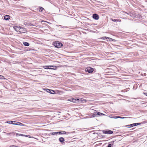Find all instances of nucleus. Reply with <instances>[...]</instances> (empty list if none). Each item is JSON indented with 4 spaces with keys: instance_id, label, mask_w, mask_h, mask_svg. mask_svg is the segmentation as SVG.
<instances>
[{
    "instance_id": "5",
    "label": "nucleus",
    "mask_w": 147,
    "mask_h": 147,
    "mask_svg": "<svg viewBox=\"0 0 147 147\" xmlns=\"http://www.w3.org/2000/svg\"><path fill=\"white\" fill-rule=\"evenodd\" d=\"M92 17L94 19L96 20H98L99 18V16L96 13H94L92 15Z\"/></svg>"
},
{
    "instance_id": "31",
    "label": "nucleus",
    "mask_w": 147,
    "mask_h": 147,
    "mask_svg": "<svg viewBox=\"0 0 147 147\" xmlns=\"http://www.w3.org/2000/svg\"><path fill=\"white\" fill-rule=\"evenodd\" d=\"M105 38L106 39H109V38L108 37H106V36H105Z\"/></svg>"
},
{
    "instance_id": "14",
    "label": "nucleus",
    "mask_w": 147,
    "mask_h": 147,
    "mask_svg": "<svg viewBox=\"0 0 147 147\" xmlns=\"http://www.w3.org/2000/svg\"><path fill=\"white\" fill-rule=\"evenodd\" d=\"M111 20L113 22H121V20L120 19H111Z\"/></svg>"
},
{
    "instance_id": "42",
    "label": "nucleus",
    "mask_w": 147,
    "mask_h": 147,
    "mask_svg": "<svg viewBox=\"0 0 147 147\" xmlns=\"http://www.w3.org/2000/svg\"><path fill=\"white\" fill-rule=\"evenodd\" d=\"M28 136H29V137L30 138V136H29V135H28V136L27 137H28Z\"/></svg>"
},
{
    "instance_id": "33",
    "label": "nucleus",
    "mask_w": 147,
    "mask_h": 147,
    "mask_svg": "<svg viewBox=\"0 0 147 147\" xmlns=\"http://www.w3.org/2000/svg\"><path fill=\"white\" fill-rule=\"evenodd\" d=\"M102 39H105L106 38H105V37H102Z\"/></svg>"
},
{
    "instance_id": "4",
    "label": "nucleus",
    "mask_w": 147,
    "mask_h": 147,
    "mask_svg": "<svg viewBox=\"0 0 147 147\" xmlns=\"http://www.w3.org/2000/svg\"><path fill=\"white\" fill-rule=\"evenodd\" d=\"M27 31L26 29L23 27H21L19 32L20 33H25Z\"/></svg>"
},
{
    "instance_id": "28",
    "label": "nucleus",
    "mask_w": 147,
    "mask_h": 147,
    "mask_svg": "<svg viewBox=\"0 0 147 147\" xmlns=\"http://www.w3.org/2000/svg\"><path fill=\"white\" fill-rule=\"evenodd\" d=\"M111 144H109L107 147H111Z\"/></svg>"
},
{
    "instance_id": "26",
    "label": "nucleus",
    "mask_w": 147,
    "mask_h": 147,
    "mask_svg": "<svg viewBox=\"0 0 147 147\" xmlns=\"http://www.w3.org/2000/svg\"><path fill=\"white\" fill-rule=\"evenodd\" d=\"M16 135H18L19 136H24V135H23V134H16Z\"/></svg>"
},
{
    "instance_id": "19",
    "label": "nucleus",
    "mask_w": 147,
    "mask_h": 147,
    "mask_svg": "<svg viewBox=\"0 0 147 147\" xmlns=\"http://www.w3.org/2000/svg\"><path fill=\"white\" fill-rule=\"evenodd\" d=\"M124 13L127 14L128 15L130 16L131 17L132 16H133L132 13H127L125 12Z\"/></svg>"
},
{
    "instance_id": "7",
    "label": "nucleus",
    "mask_w": 147,
    "mask_h": 147,
    "mask_svg": "<svg viewBox=\"0 0 147 147\" xmlns=\"http://www.w3.org/2000/svg\"><path fill=\"white\" fill-rule=\"evenodd\" d=\"M95 114H96V116L98 117L99 116H101V115H105L101 113H100L98 112H95Z\"/></svg>"
},
{
    "instance_id": "34",
    "label": "nucleus",
    "mask_w": 147,
    "mask_h": 147,
    "mask_svg": "<svg viewBox=\"0 0 147 147\" xmlns=\"http://www.w3.org/2000/svg\"><path fill=\"white\" fill-rule=\"evenodd\" d=\"M3 77H4V76H2V78L1 77H0V79H2L3 78Z\"/></svg>"
},
{
    "instance_id": "12",
    "label": "nucleus",
    "mask_w": 147,
    "mask_h": 147,
    "mask_svg": "<svg viewBox=\"0 0 147 147\" xmlns=\"http://www.w3.org/2000/svg\"><path fill=\"white\" fill-rule=\"evenodd\" d=\"M140 124V123H134L132 124H131L130 125V127H131L133 126H136L138 125H139Z\"/></svg>"
},
{
    "instance_id": "15",
    "label": "nucleus",
    "mask_w": 147,
    "mask_h": 147,
    "mask_svg": "<svg viewBox=\"0 0 147 147\" xmlns=\"http://www.w3.org/2000/svg\"><path fill=\"white\" fill-rule=\"evenodd\" d=\"M50 134L53 135H57V134H58V132H53L51 133Z\"/></svg>"
},
{
    "instance_id": "9",
    "label": "nucleus",
    "mask_w": 147,
    "mask_h": 147,
    "mask_svg": "<svg viewBox=\"0 0 147 147\" xmlns=\"http://www.w3.org/2000/svg\"><path fill=\"white\" fill-rule=\"evenodd\" d=\"M47 90H49V91L47 90V92L51 94H54L55 93V91L53 90L47 89Z\"/></svg>"
},
{
    "instance_id": "23",
    "label": "nucleus",
    "mask_w": 147,
    "mask_h": 147,
    "mask_svg": "<svg viewBox=\"0 0 147 147\" xmlns=\"http://www.w3.org/2000/svg\"><path fill=\"white\" fill-rule=\"evenodd\" d=\"M127 118V117L118 116V118L125 119V118Z\"/></svg>"
},
{
    "instance_id": "25",
    "label": "nucleus",
    "mask_w": 147,
    "mask_h": 147,
    "mask_svg": "<svg viewBox=\"0 0 147 147\" xmlns=\"http://www.w3.org/2000/svg\"><path fill=\"white\" fill-rule=\"evenodd\" d=\"M17 123H18V125H19L22 126L23 125V124L22 123H21L20 122H18Z\"/></svg>"
},
{
    "instance_id": "18",
    "label": "nucleus",
    "mask_w": 147,
    "mask_h": 147,
    "mask_svg": "<svg viewBox=\"0 0 147 147\" xmlns=\"http://www.w3.org/2000/svg\"><path fill=\"white\" fill-rule=\"evenodd\" d=\"M44 8L42 7H40L39 9V11L40 12H42L44 10Z\"/></svg>"
},
{
    "instance_id": "36",
    "label": "nucleus",
    "mask_w": 147,
    "mask_h": 147,
    "mask_svg": "<svg viewBox=\"0 0 147 147\" xmlns=\"http://www.w3.org/2000/svg\"><path fill=\"white\" fill-rule=\"evenodd\" d=\"M42 22H46V21H44V20H42V21H41V23Z\"/></svg>"
},
{
    "instance_id": "3",
    "label": "nucleus",
    "mask_w": 147,
    "mask_h": 147,
    "mask_svg": "<svg viewBox=\"0 0 147 147\" xmlns=\"http://www.w3.org/2000/svg\"><path fill=\"white\" fill-rule=\"evenodd\" d=\"M102 132L104 134H112L113 132V131L111 130L106 131L105 130H103Z\"/></svg>"
},
{
    "instance_id": "30",
    "label": "nucleus",
    "mask_w": 147,
    "mask_h": 147,
    "mask_svg": "<svg viewBox=\"0 0 147 147\" xmlns=\"http://www.w3.org/2000/svg\"><path fill=\"white\" fill-rule=\"evenodd\" d=\"M130 126V125H126V127H129Z\"/></svg>"
},
{
    "instance_id": "11",
    "label": "nucleus",
    "mask_w": 147,
    "mask_h": 147,
    "mask_svg": "<svg viewBox=\"0 0 147 147\" xmlns=\"http://www.w3.org/2000/svg\"><path fill=\"white\" fill-rule=\"evenodd\" d=\"M4 19L6 20H7L10 18V17L8 15H6L4 17Z\"/></svg>"
},
{
    "instance_id": "41",
    "label": "nucleus",
    "mask_w": 147,
    "mask_h": 147,
    "mask_svg": "<svg viewBox=\"0 0 147 147\" xmlns=\"http://www.w3.org/2000/svg\"><path fill=\"white\" fill-rule=\"evenodd\" d=\"M0 77H2V76L0 75Z\"/></svg>"
},
{
    "instance_id": "13",
    "label": "nucleus",
    "mask_w": 147,
    "mask_h": 147,
    "mask_svg": "<svg viewBox=\"0 0 147 147\" xmlns=\"http://www.w3.org/2000/svg\"><path fill=\"white\" fill-rule=\"evenodd\" d=\"M58 134H65L67 133H69V132H66L65 131H58Z\"/></svg>"
},
{
    "instance_id": "45",
    "label": "nucleus",
    "mask_w": 147,
    "mask_h": 147,
    "mask_svg": "<svg viewBox=\"0 0 147 147\" xmlns=\"http://www.w3.org/2000/svg\"><path fill=\"white\" fill-rule=\"evenodd\" d=\"M58 26H61V25H58Z\"/></svg>"
},
{
    "instance_id": "16",
    "label": "nucleus",
    "mask_w": 147,
    "mask_h": 147,
    "mask_svg": "<svg viewBox=\"0 0 147 147\" xmlns=\"http://www.w3.org/2000/svg\"><path fill=\"white\" fill-rule=\"evenodd\" d=\"M23 44L25 46H28L29 45V44L27 42H24Z\"/></svg>"
},
{
    "instance_id": "32",
    "label": "nucleus",
    "mask_w": 147,
    "mask_h": 147,
    "mask_svg": "<svg viewBox=\"0 0 147 147\" xmlns=\"http://www.w3.org/2000/svg\"><path fill=\"white\" fill-rule=\"evenodd\" d=\"M9 147H18L17 146H10Z\"/></svg>"
},
{
    "instance_id": "6",
    "label": "nucleus",
    "mask_w": 147,
    "mask_h": 147,
    "mask_svg": "<svg viewBox=\"0 0 147 147\" xmlns=\"http://www.w3.org/2000/svg\"><path fill=\"white\" fill-rule=\"evenodd\" d=\"M21 27L20 26H15L14 27V30L17 32H19V31L20 30Z\"/></svg>"
},
{
    "instance_id": "24",
    "label": "nucleus",
    "mask_w": 147,
    "mask_h": 147,
    "mask_svg": "<svg viewBox=\"0 0 147 147\" xmlns=\"http://www.w3.org/2000/svg\"><path fill=\"white\" fill-rule=\"evenodd\" d=\"M92 116L93 117H97L96 116V114H95V113H94V114H93Z\"/></svg>"
},
{
    "instance_id": "39",
    "label": "nucleus",
    "mask_w": 147,
    "mask_h": 147,
    "mask_svg": "<svg viewBox=\"0 0 147 147\" xmlns=\"http://www.w3.org/2000/svg\"><path fill=\"white\" fill-rule=\"evenodd\" d=\"M34 25H38H38L37 24V23H35Z\"/></svg>"
},
{
    "instance_id": "29",
    "label": "nucleus",
    "mask_w": 147,
    "mask_h": 147,
    "mask_svg": "<svg viewBox=\"0 0 147 147\" xmlns=\"http://www.w3.org/2000/svg\"><path fill=\"white\" fill-rule=\"evenodd\" d=\"M28 24L29 23H26V24H25L27 26H29V25H28Z\"/></svg>"
},
{
    "instance_id": "22",
    "label": "nucleus",
    "mask_w": 147,
    "mask_h": 147,
    "mask_svg": "<svg viewBox=\"0 0 147 147\" xmlns=\"http://www.w3.org/2000/svg\"><path fill=\"white\" fill-rule=\"evenodd\" d=\"M28 25H29V26H37V27L38 26V25H33L32 24H31V23L28 24Z\"/></svg>"
},
{
    "instance_id": "35",
    "label": "nucleus",
    "mask_w": 147,
    "mask_h": 147,
    "mask_svg": "<svg viewBox=\"0 0 147 147\" xmlns=\"http://www.w3.org/2000/svg\"><path fill=\"white\" fill-rule=\"evenodd\" d=\"M144 94L147 96V93H144Z\"/></svg>"
},
{
    "instance_id": "27",
    "label": "nucleus",
    "mask_w": 147,
    "mask_h": 147,
    "mask_svg": "<svg viewBox=\"0 0 147 147\" xmlns=\"http://www.w3.org/2000/svg\"><path fill=\"white\" fill-rule=\"evenodd\" d=\"M13 132L12 133H7L6 134L7 135H9L10 134H13Z\"/></svg>"
},
{
    "instance_id": "44",
    "label": "nucleus",
    "mask_w": 147,
    "mask_h": 147,
    "mask_svg": "<svg viewBox=\"0 0 147 147\" xmlns=\"http://www.w3.org/2000/svg\"><path fill=\"white\" fill-rule=\"evenodd\" d=\"M1 131V129L0 128V132Z\"/></svg>"
},
{
    "instance_id": "20",
    "label": "nucleus",
    "mask_w": 147,
    "mask_h": 147,
    "mask_svg": "<svg viewBox=\"0 0 147 147\" xmlns=\"http://www.w3.org/2000/svg\"><path fill=\"white\" fill-rule=\"evenodd\" d=\"M109 117L111 118H113V119H117V118H118V116H112V117L110 116Z\"/></svg>"
},
{
    "instance_id": "1",
    "label": "nucleus",
    "mask_w": 147,
    "mask_h": 147,
    "mask_svg": "<svg viewBox=\"0 0 147 147\" xmlns=\"http://www.w3.org/2000/svg\"><path fill=\"white\" fill-rule=\"evenodd\" d=\"M53 45L57 48H60L62 46L63 44L59 41H55L53 43Z\"/></svg>"
},
{
    "instance_id": "21",
    "label": "nucleus",
    "mask_w": 147,
    "mask_h": 147,
    "mask_svg": "<svg viewBox=\"0 0 147 147\" xmlns=\"http://www.w3.org/2000/svg\"><path fill=\"white\" fill-rule=\"evenodd\" d=\"M13 122V121H7V123H9V124H10V123H12ZM14 122H16L15 121H14Z\"/></svg>"
},
{
    "instance_id": "40",
    "label": "nucleus",
    "mask_w": 147,
    "mask_h": 147,
    "mask_svg": "<svg viewBox=\"0 0 147 147\" xmlns=\"http://www.w3.org/2000/svg\"><path fill=\"white\" fill-rule=\"evenodd\" d=\"M53 67V68H53L52 69H54V68L56 67V66H55V67Z\"/></svg>"
},
{
    "instance_id": "43",
    "label": "nucleus",
    "mask_w": 147,
    "mask_h": 147,
    "mask_svg": "<svg viewBox=\"0 0 147 147\" xmlns=\"http://www.w3.org/2000/svg\"><path fill=\"white\" fill-rule=\"evenodd\" d=\"M12 124L14 125V124H15V123H12Z\"/></svg>"
},
{
    "instance_id": "10",
    "label": "nucleus",
    "mask_w": 147,
    "mask_h": 147,
    "mask_svg": "<svg viewBox=\"0 0 147 147\" xmlns=\"http://www.w3.org/2000/svg\"><path fill=\"white\" fill-rule=\"evenodd\" d=\"M59 140L60 142L61 143H63L65 141L64 138L62 137H60L59 138Z\"/></svg>"
},
{
    "instance_id": "37",
    "label": "nucleus",
    "mask_w": 147,
    "mask_h": 147,
    "mask_svg": "<svg viewBox=\"0 0 147 147\" xmlns=\"http://www.w3.org/2000/svg\"><path fill=\"white\" fill-rule=\"evenodd\" d=\"M24 136H26V137H27L28 136V135H24Z\"/></svg>"
},
{
    "instance_id": "38",
    "label": "nucleus",
    "mask_w": 147,
    "mask_h": 147,
    "mask_svg": "<svg viewBox=\"0 0 147 147\" xmlns=\"http://www.w3.org/2000/svg\"><path fill=\"white\" fill-rule=\"evenodd\" d=\"M15 125H18V123H15V124H14Z\"/></svg>"
},
{
    "instance_id": "8",
    "label": "nucleus",
    "mask_w": 147,
    "mask_h": 147,
    "mask_svg": "<svg viewBox=\"0 0 147 147\" xmlns=\"http://www.w3.org/2000/svg\"><path fill=\"white\" fill-rule=\"evenodd\" d=\"M50 67H55V66H45L43 67L45 69H53L52 68H50Z\"/></svg>"
},
{
    "instance_id": "2",
    "label": "nucleus",
    "mask_w": 147,
    "mask_h": 147,
    "mask_svg": "<svg viewBox=\"0 0 147 147\" xmlns=\"http://www.w3.org/2000/svg\"><path fill=\"white\" fill-rule=\"evenodd\" d=\"M93 68L90 67H88L86 69V71L88 72L89 73H92L93 71Z\"/></svg>"
},
{
    "instance_id": "17",
    "label": "nucleus",
    "mask_w": 147,
    "mask_h": 147,
    "mask_svg": "<svg viewBox=\"0 0 147 147\" xmlns=\"http://www.w3.org/2000/svg\"><path fill=\"white\" fill-rule=\"evenodd\" d=\"M69 100L72 101L74 102H75L76 99H69Z\"/></svg>"
}]
</instances>
